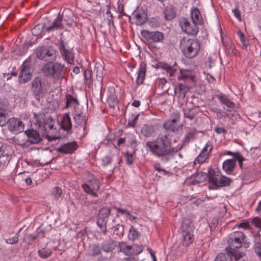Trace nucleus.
I'll return each instance as SVG.
<instances>
[{"mask_svg": "<svg viewBox=\"0 0 261 261\" xmlns=\"http://www.w3.org/2000/svg\"><path fill=\"white\" fill-rule=\"evenodd\" d=\"M216 116L218 119H221L225 116L229 117V114L228 113H226L225 115H224L221 111H218L216 112Z\"/></svg>", "mask_w": 261, "mask_h": 261, "instance_id": "61", "label": "nucleus"}, {"mask_svg": "<svg viewBox=\"0 0 261 261\" xmlns=\"http://www.w3.org/2000/svg\"><path fill=\"white\" fill-rule=\"evenodd\" d=\"M164 68L167 70V72L170 74V76H173L176 71L175 69H173L171 66L168 64H165Z\"/></svg>", "mask_w": 261, "mask_h": 261, "instance_id": "50", "label": "nucleus"}, {"mask_svg": "<svg viewBox=\"0 0 261 261\" xmlns=\"http://www.w3.org/2000/svg\"><path fill=\"white\" fill-rule=\"evenodd\" d=\"M209 181L217 187L229 186L231 179L219 174V172L215 171L213 169L208 171Z\"/></svg>", "mask_w": 261, "mask_h": 261, "instance_id": "5", "label": "nucleus"}, {"mask_svg": "<svg viewBox=\"0 0 261 261\" xmlns=\"http://www.w3.org/2000/svg\"><path fill=\"white\" fill-rule=\"evenodd\" d=\"M180 48H182V52L186 57L193 58L199 50L200 43L197 40L184 37L180 41Z\"/></svg>", "mask_w": 261, "mask_h": 261, "instance_id": "2", "label": "nucleus"}, {"mask_svg": "<svg viewBox=\"0 0 261 261\" xmlns=\"http://www.w3.org/2000/svg\"><path fill=\"white\" fill-rule=\"evenodd\" d=\"M89 185L94 191H97L99 189L100 183L98 179H93L90 180Z\"/></svg>", "mask_w": 261, "mask_h": 261, "instance_id": "43", "label": "nucleus"}, {"mask_svg": "<svg viewBox=\"0 0 261 261\" xmlns=\"http://www.w3.org/2000/svg\"><path fill=\"white\" fill-rule=\"evenodd\" d=\"M43 231L39 230L37 232V234H29L24 237V240L27 243L33 244L36 243L35 240L39 237L43 238Z\"/></svg>", "mask_w": 261, "mask_h": 261, "instance_id": "29", "label": "nucleus"}, {"mask_svg": "<svg viewBox=\"0 0 261 261\" xmlns=\"http://www.w3.org/2000/svg\"><path fill=\"white\" fill-rule=\"evenodd\" d=\"M232 12L235 16V17L238 19V20L240 21L242 20L241 13L238 7H236L232 10Z\"/></svg>", "mask_w": 261, "mask_h": 261, "instance_id": "54", "label": "nucleus"}, {"mask_svg": "<svg viewBox=\"0 0 261 261\" xmlns=\"http://www.w3.org/2000/svg\"><path fill=\"white\" fill-rule=\"evenodd\" d=\"M39 255L41 257L47 258L51 254V251L50 249L45 247L38 250Z\"/></svg>", "mask_w": 261, "mask_h": 261, "instance_id": "38", "label": "nucleus"}, {"mask_svg": "<svg viewBox=\"0 0 261 261\" xmlns=\"http://www.w3.org/2000/svg\"><path fill=\"white\" fill-rule=\"evenodd\" d=\"M191 166H185L182 168V174H186L185 177L187 178L186 180L189 181V178L190 177V174H193L191 169Z\"/></svg>", "mask_w": 261, "mask_h": 261, "instance_id": "41", "label": "nucleus"}, {"mask_svg": "<svg viewBox=\"0 0 261 261\" xmlns=\"http://www.w3.org/2000/svg\"><path fill=\"white\" fill-rule=\"evenodd\" d=\"M77 147V144L75 142H69L64 144L58 149L61 152L65 153H71L73 152Z\"/></svg>", "mask_w": 261, "mask_h": 261, "instance_id": "22", "label": "nucleus"}, {"mask_svg": "<svg viewBox=\"0 0 261 261\" xmlns=\"http://www.w3.org/2000/svg\"><path fill=\"white\" fill-rule=\"evenodd\" d=\"M146 73V64L142 62L139 67V71L138 72V76L136 82L138 85L142 84L145 79Z\"/></svg>", "mask_w": 261, "mask_h": 261, "instance_id": "26", "label": "nucleus"}, {"mask_svg": "<svg viewBox=\"0 0 261 261\" xmlns=\"http://www.w3.org/2000/svg\"><path fill=\"white\" fill-rule=\"evenodd\" d=\"M13 150L10 145L6 144L0 145V170L8 165Z\"/></svg>", "mask_w": 261, "mask_h": 261, "instance_id": "8", "label": "nucleus"}, {"mask_svg": "<svg viewBox=\"0 0 261 261\" xmlns=\"http://www.w3.org/2000/svg\"><path fill=\"white\" fill-rule=\"evenodd\" d=\"M255 251L257 255L261 258V246H256L255 248Z\"/></svg>", "mask_w": 261, "mask_h": 261, "instance_id": "64", "label": "nucleus"}, {"mask_svg": "<svg viewBox=\"0 0 261 261\" xmlns=\"http://www.w3.org/2000/svg\"><path fill=\"white\" fill-rule=\"evenodd\" d=\"M163 127L166 130L177 133L179 128V114H175L172 115L170 119L164 122Z\"/></svg>", "mask_w": 261, "mask_h": 261, "instance_id": "10", "label": "nucleus"}, {"mask_svg": "<svg viewBox=\"0 0 261 261\" xmlns=\"http://www.w3.org/2000/svg\"><path fill=\"white\" fill-rule=\"evenodd\" d=\"M31 90L36 98L43 93L41 79L40 77H36L33 80Z\"/></svg>", "mask_w": 261, "mask_h": 261, "instance_id": "14", "label": "nucleus"}, {"mask_svg": "<svg viewBox=\"0 0 261 261\" xmlns=\"http://www.w3.org/2000/svg\"><path fill=\"white\" fill-rule=\"evenodd\" d=\"M194 134L192 132L188 133L186 135V136L185 138V140L184 141V142H183L184 145H186V144L188 143L189 142V141H190V140L194 138Z\"/></svg>", "mask_w": 261, "mask_h": 261, "instance_id": "52", "label": "nucleus"}, {"mask_svg": "<svg viewBox=\"0 0 261 261\" xmlns=\"http://www.w3.org/2000/svg\"><path fill=\"white\" fill-rule=\"evenodd\" d=\"M25 134L28 136L27 142L30 144H37L42 140L39 134L35 130H27Z\"/></svg>", "mask_w": 261, "mask_h": 261, "instance_id": "17", "label": "nucleus"}, {"mask_svg": "<svg viewBox=\"0 0 261 261\" xmlns=\"http://www.w3.org/2000/svg\"><path fill=\"white\" fill-rule=\"evenodd\" d=\"M53 61L47 62L42 69L44 75L59 81L64 78L63 70L64 66L58 63H53Z\"/></svg>", "mask_w": 261, "mask_h": 261, "instance_id": "3", "label": "nucleus"}, {"mask_svg": "<svg viewBox=\"0 0 261 261\" xmlns=\"http://www.w3.org/2000/svg\"><path fill=\"white\" fill-rule=\"evenodd\" d=\"M207 176V174L204 173H198L196 174H190V178L192 180L191 181L186 180L185 182L187 184H196L197 183L202 182L205 180Z\"/></svg>", "mask_w": 261, "mask_h": 261, "instance_id": "21", "label": "nucleus"}, {"mask_svg": "<svg viewBox=\"0 0 261 261\" xmlns=\"http://www.w3.org/2000/svg\"><path fill=\"white\" fill-rule=\"evenodd\" d=\"M141 35L149 43L161 42L164 38V34L159 31L142 30Z\"/></svg>", "mask_w": 261, "mask_h": 261, "instance_id": "9", "label": "nucleus"}, {"mask_svg": "<svg viewBox=\"0 0 261 261\" xmlns=\"http://www.w3.org/2000/svg\"><path fill=\"white\" fill-rule=\"evenodd\" d=\"M213 149V146L211 144L207 143L205 145L199 155L195 159L194 164H201L204 163L208 158L210 154Z\"/></svg>", "mask_w": 261, "mask_h": 261, "instance_id": "13", "label": "nucleus"}, {"mask_svg": "<svg viewBox=\"0 0 261 261\" xmlns=\"http://www.w3.org/2000/svg\"><path fill=\"white\" fill-rule=\"evenodd\" d=\"M175 11L172 6H167L164 11V16L166 20H171L175 17Z\"/></svg>", "mask_w": 261, "mask_h": 261, "instance_id": "32", "label": "nucleus"}, {"mask_svg": "<svg viewBox=\"0 0 261 261\" xmlns=\"http://www.w3.org/2000/svg\"><path fill=\"white\" fill-rule=\"evenodd\" d=\"M62 19L59 14L58 17L55 20L52 25L50 26H45L43 27V30L48 32L53 31L56 29H62L63 24L62 23Z\"/></svg>", "mask_w": 261, "mask_h": 261, "instance_id": "23", "label": "nucleus"}, {"mask_svg": "<svg viewBox=\"0 0 261 261\" xmlns=\"http://www.w3.org/2000/svg\"><path fill=\"white\" fill-rule=\"evenodd\" d=\"M40 129H44L45 131L48 129L51 130L54 128V121L50 118H48L44 120L43 123L41 121H38Z\"/></svg>", "mask_w": 261, "mask_h": 261, "instance_id": "27", "label": "nucleus"}, {"mask_svg": "<svg viewBox=\"0 0 261 261\" xmlns=\"http://www.w3.org/2000/svg\"><path fill=\"white\" fill-rule=\"evenodd\" d=\"M62 127L66 130H69L71 128L72 123L69 113L65 114L63 117Z\"/></svg>", "mask_w": 261, "mask_h": 261, "instance_id": "33", "label": "nucleus"}, {"mask_svg": "<svg viewBox=\"0 0 261 261\" xmlns=\"http://www.w3.org/2000/svg\"><path fill=\"white\" fill-rule=\"evenodd\" d=\"M236 165V160H226L223 163V169L227 173L231 174L233 172Z\"/></svg>", "mask_w": 261, "mask_h": 261, "instance_id": "25", "label": "nucleus"}, {"mask_svg": "<svg viewBox=\"0 0 261 261\" xmlns=\"http://www.w3.org/2000/svg\"><path fill=\"white\" fill-rule=\"evenodd\" d=\"M102 162L105 165H108L112 162V159L109 156H105L102 159Z\"/></svg>", "mask_w": 261, "mask_h": 261, "instance_id": "60", "label": "nucleus"}, {"mask_svg": "<svg viewBox=\"0 0 261 261\" xmlns=\"http://www.w3.org/2000/svg\"><path fill=\"white\" fill-rule=\"evenodd\" d=\"M44 27V26H41L40 24L35 26L32 30L33 35L34 36H38L40 35L42 32V29H43Z\"/></svg>", "mask_w": 261, "mask_h": 261, "instance_id": "44", "label": "nucleus"}, {"mask_svg": "<svg viewBox=\"0 0 261 261\" xmlns=\"http://www.w3.org/2000/svg\"><path fill=\"white\" fill-rule=\"evenodd\" d=\"M73 119L75 123L78 125H81L83 124V123H85V119L83 115L77 114L76 116H73Z\"/></svg>", "mask_w": 261, "mask_h": 261, "instance_id": "46", "label": "nucleus"}, {"mask_svg": "<svg viewBox=\"0 0 261 261\" xmlns=\"http://www.w3.org/2000/svg\"><path fill=\"white\" fill-rule=\"evenodd\" d=\"M191 18L194 23L202 24L203 20L199 10L197 8H194L191 10Z\"/></svg>", "mask_w": 261, "mask_h": 261, "instance_id": "24", "label": "nucleus"}, {"mask_svg": "<svg viewBox=\"0 0 261 261\" xmlns=\"http://www.w3.org/2000/svg\"><path fill=\"white\" fill-rule=\"evenodd\" d=\"M236 226H237L238 228H241L244 229H250L251 228L250 224L248 221H244L239 224H237Z\"/></svg>", "mask_w": 261, "mask_h": 261, "instance_id": "47", "label": "nucleus"}, {"mask_svg": "<svg viewBox=\"0 0 261 261\" xmlns=\"http://www.w3.org/2000/svg\"><path fill=\"white\" fill-rule=\"evenodd\" d=\"M77 114L83 115V111L80 109V106H78V108H74V111L73 112V116H76Z\"/></svg>", "mask_w": 261, "mask_h": 261, "instance_id": "59", "label": "nucleus"}, {"mask_svg": "<svg viewBox=\"0 0 261 261\" xmlns=\"http://www.w3.org/2000/svg\"><path fill=\"white\" fill-rule=\"evenodd\" d=\"M18 241V236L16 234L14 237L7 239L6 243L9 244H14L17 243Z\"/></svg>", "mask_w": 261, "mask_h": 261, "instance_id": "53", "label": "nucleus"}, {"mask_svg": "<svg viewBox=\"0 0 261 261\" xmlns=\"http://www.w3.org/2000/svg\"><path fill=\"white\" fill-rule=\"evenodd\" d=\"M252 223L258 227L261 228V219L258 218H255L252 219Z\"/></svg>", "mask_w": 261, "mask_h": 261, "instance_id": "56", "label": "nucleus"}, {"mask_svg": "<svg viewBox=\"0 0 261 261\" xmlns=\"http://www.w3.org/2000/svg\"><path fill=\"white\" fill-rule=\"evenodd\" d=\"M125 158L126 159L127 164L132 165L134 161L133 154L127 152L125 154Z\"/></svg>", "mask_w": 261, "mask_h": 261, "instance_id": "51", "label": "nucleus"}, {"mask_svg": "<svg viewBox=\"0 0 261 261\" xmlns=\"http://www.w3.org/2000/svg\"><path fill=\"white\" fill-rule=\"evenodd\" d=\"M194 228L189 220H184L182 225V236L184 245H189L194 239L193 234Z\"/></svg>", "mask_w": 261, "mask_h": 261, "instance_id": "7", "label": "nucleus"}, {"mask_svg": "<svg viewBox=\"0 0 261 261\" xmlns=\"http://www.w3.org/2000/svg\"><path fill=\"white\" fill-rule=\"evenodd\" d=\"M154 132L155 129L154 127L152 125L147 124L144 125L141 129L142 134L146 137L152 136Z\"/></svg>", "mask_w": 261, "mask_h": 261, "instance_id": "34", "label": "nucleus"}, {"mask_svg": "<svg viewBox=\"0 0 261 261\" xmlns=\"http://www.w3.org/2000/svg\"><path fill=\"white\" fill-rule=\"evenodd\" d=\"M140 233L137 231L133 226H132L129 229V233L128 237L129 239L135 240L138 238L140 236Z\"/></svg>", "mask_w": 261, "mask_h": 261, "instance_id": "39", "label": "nucleus"}, {"mask_svg": "<svg viewBox=\"0 0 261 261\" xmlns=\"http://www.w3.org/2000/svg\"><path fill=\"white\" fill-rule=\"evenodd\" d=\"M215 131L218 134H220L221 133L225 134L227 133L226 129L223 127H217L215 128Z\"/></svg>", "mask_w": 261, "mask_h": 261, "instance_id": "58", "label": "nucleus"}, {"mask_svg": "<svg viewBox=\"0 0 261 261\" xmlns=\"http://www.w3.org/2000/svg\"><path fill=\"white\" fill-rule=\"evenodd\" d=\"M65 24L68 26L72 25L74 21V15L72 11L69 9H64L62 14L60 15Z\"/></svg>", "mask_w": 261, "mask_h": 261, "instance_id": "19", "label": "nucleus"}, {"mask_svg": "<svg viewBox=\"0 0 261 261\" xmlns=\"http://www.w3.org/2000/svg\"><path fill=\"white\" fill-rule=\"evenodd\" d=\"M192 69H180V80H187L188 82L192 83L194 81V76L192 75Z\"/></svg>", "mask_w": 261, "mask_h": 261, "instance_id": "28", "label": "nucleus"}, {"mask_svg": "<svg viewBox=\"0 0 261 261\" xmlns=\"http://www.w3.org/2000/svg\"><path fill=\"white\" fill-rule=\"evenodd\" d=\"M147 149L158 156L166 155L170 152L171 148L168 137L162 135L154 141H148L146 143Z\"/></svg>", "mask_w": 261, "mask_h": 261, "instance_id": "1", "label": "nucleus"}, {"mask_svg": "<svg viewBox=\"0 0 261 261\" xmlns=\"http://www.w3.org/2000/svg\"><path fill=\"white\" fill-rule=\"evenodd\" d=\"M124 231V227L122 225H117L115 228V232L117 235H123Z\"/></svg>", "mask_w": 261, "mask_h": 261, "instance_id": "48", "label": "nucleus"}, {"mask_svg": "<svg viewBox=\"0 0 261 261\" xmlns=\"http://www.w3.org/2000/svg\"><path fill=\"white\" fill-rule=\"evenodd\" d=\"M227 241L229 245L232 244L242 245L247 243L245 235L240 231H234L229 234L227 237Z\"/></svg>", "mask_w": 261, "mask_h": 261, "instance_id": "11", "label": "nucleus"}, {"mask_svg": "<svg viewBox=\"0 0 261 261\" xmlns=\"http://www.w3.org/2000/svg\"><path fill=\"white\" fill-rule=\"evenodd\" d=\"M242 246H228L226 248L227 253H220L215 258V261H232L233 257L236 261L240 259L244 255V252L240 251Z\"/></svg>", "mask_w": 261, "mask_h": 261, "instance_id": "4", "label": "nucleus"}, {"mask_svg": "<svg viewBox=\"0 0 261 261\" xmlns=\"http://www.w3.org/2000/svg\"><path fill=\"white\" fill-rule=\"evenodd\" d=\"M5 109L6 107L5 105L2 102H0V126L5 125L6 122Z\"/></svg>", "mask_w": 261, "mask_h": 261, "instance_id": "35", "label": "nucleus"}, {"mask_svg": "<svg viewBox=\"0 0 261 261\" xmlns=\"http://www.w3.org/2000/svg\"><path fill=\"white\" fill-rule=\"evenodd\" d=\"M188 34L190 35H196L198 32V28L196 26V24L193 23L192 26L189 25L188 28L184 31Z\"/></svg>", "mask_w": 261, "mask_h": 261, "instance_id": "37", "label": "nucleus"}, {"mask_svg": "<svg viewBox=\"0 0 261 261\" xmlns=\"http://www.w3.org/2000/svg\"><path fill=\"white\" fill-rule=\"evenodd\" d=\"M133 15L135 16L136 19V24L138 25L143 24L146 20V14L143 12L139 11H135L133 13Z\"/></svg>", "mask_w": 261, "mask_h": 261, "instance_id": "31", "label": "nucleus"}, {"mask_svg": "<svg viewBox=\"0 0 261 261\" xmlns=\"http://www.w3.org/2000/svg\"><path fill=\"white\" fill-rule=\"evenodd\" d=\"M52 195L56 200L58 199L62 195V190L59 187H55L53 189Z\"/></svg>", "mask_w": 261, "mask_h": 261, "instance_id": "42", "label": "nucleus"}, {"mask_svg": "<svg viewBox=\"0 0 261 261\" xmlns=\"http://www.w3.org/2000/svg\"><path fill=\"white\" fill-rule=\"evenodd\" d=\"M82 187L86 193L89 194L94 197L97 196L96 193L94 191L90 185L85 184L82 185Z\"/></svg>", "mask_w": 261, "mask_h": 261, "instance_id": "40", "label": "nucleus"}, {"mask_svg": "<svg viewBox=\"0 0 261 261\" xmlns=\"http://www.w3.org/2000/svg\"><path fill=\"white\" fill-rule=\"evenodd\" d=\"M31 79V74H30V69L23 63L21 67V69L19 76V81L21 83H25L30 81Z\"/></svg>", "mask_w": 261, "mask_h": 261, "instance_id": "18", "label": "nucleus"}, {"mask_svg": "<svg viewBox=\"0 0 261 261\" xmlns=\"http://www.w3.org/2000/svg\"><path fill=\"white\" fill-rule=\"evenodd\" d=\"M238 34L240 38L242 44H243V45L246 46L247 45V41L246 40V38H245V36L244 35V34L241 31H239Z\"/></svg>", "mask_w": 261, "mask_h": 261, "instance_id": "55", "label": "nucleus"}, {"mask_svg": "<svg viewBox=\"0 0 261 261\" xmlns=\"http://www.w3.org/2000/svg\"><path fill=\"white\" fill-rule=\"evenodd\" d=\"M59 47L62 56L64 57L69 64H71L73 61L74 55L71 52L65 48L63 41L61 40L60 41Z\"/></svg>", "mask_w": 261, "mask_h": 261, "instance_id": "16", "label": "nucleus"}, {"mask_svg": "<svg viewBox=\"0 0 261 261\" xmlns=\"http://www.w3.org/2000/svg\"><path fill=\"white\" fill-rule=\"evenodd\" d=\"M100 252L99 246H92V248L90 247L89 254L91 255L95 256L98 255Z\"/></svg>", "mask_w": 261, "mask_h": 261, "instance_id": "45", "label": "nucleus"}, {"mask_svg": "<svg viewBox=\"0 0 261 261\" xmlns=\"http://www.w3.org/2000/svg\"><path fill=\"white\" fill-rule=\"evenodd\" d=\"M110 214V210L108 208H102L99 211L97 224L100 228L105 226Z\"/></svg>", "mask_w": 261, "mask_h": 261, "instance_id": "15", "label": "nucleus"}, {"mask_svg": "<svg viewBox=\"0 0 261 261\" xmlns=\"http://www.w3.org/2000/svg\"><path fill=\"white\" fill-rule=\"evenodd\" d=\"M7 125L9 130L14 133L21 132L24 129V124L22 122L17 118H10L8 121Z\"/></svg>", "mask_w": 261, "mask_h": 261, "instance_id": "12", "label": "nucleus"}, {"mask_svg": "<svg viewBox=\"0 0 261 261\" xmlns=\"http://www.w3.org/2000/svg\"><path fill=\"white\" fill-rule=\"evenodd\" d=\"M218 97L221 102L226 106L228 108H233L234 106V103L231 102L226 96L223 95L218 96Z\"/></svg>", "mask_w": 261, "mask_h": 261, "instance_id": "36", "label": "nucleus"}, {"mask_svg": "<svg viewBox=\"0 0 261 261\" xmlns=\"http://www.w3.org/2000/svg\"><path fill=\"white\" fill-rule=\"evenodd\" d=\"M225 154H227L228 155H231L233 156L234 158L236 159L237 157L239 156V155L240 154L239 152H232L230 151H227Z\"/></svg>", "mask_w": 261, "mask_h": 261, "instance_id": "62", "label": "nucleus"}, {"mask_svg": "<svg viewBox=\"0 0 261 261\" xmlns=\"http://www.w3.org/2000/svg\"><path fill=\"white\" fill-rule=\"evenodd\" d=\"M139 114L132 116V119L128 120V125L134 127L136 125V122L138 119Z\"/></svg>", "mask_w": 261, "mask_h": 261, "instance_id": "49", "label": "nucleus"}, {"mask_svg": "<svg viewBox=\"0 0 261 261\" xmlns=\"http://www.w3.org/2000/svg\"><path fill=\"white\" fill-rule=\"evenodd\" d=\"M36 57L47 62L54 61L56 60L55 50L48 46L38 47L35 51Z\"/></svg>", "mask_w": 261, "mask_h": 261, "instance_id": "6", "label": "nucleus"}, {"mask_svg": "<svg viewBox=\"0 0 261 261\" xmlns=\"http://www.w3.org/2000/svg\"><path fill=\"white\" fill-rule=\"evenodd\" d=\"M84 76L86 80H88L91 77V71L89 70L86 69L84 72Z\"/></svg>", "mask_w": 261, "mask_h": 261, "instance_id": "63", "label": "nucleus"}, {"mask_svg": "<svg viewBox=\"0 0 261 261\" xmlns=\"http://www.w3.org/2000/svg\"><path fill=\"white\" fill-rule=\"evenodd\" d=\"M117 212L121 213V214L125 215L126 217L129 215V212L126 209H123L121 208H117Z\"/></svg>", "mask_w": 261, "mask_h": 261, "instance_id": "57", "label": "nucleus"}, {"mask_svg": "<svg viewBox=\"0 0 261 261\" xmlns=\"http://www.w3.org/2000/svg\"><path fill=\"white\" fill-rule=\"evenodd\" d=\"M121 251L126 255H135L140 253L142 249L140 248L135 249L138 246H118Z\"/></svg>", "mask_w": 261, "mask_h": 261, "instance_id": "20", "label": "nucleus"}, {"mask_svg": "<svg viewBox=\"0 0 261 261\" xmlns=\"http://www.w3.org/2000/svg\"><path fill=\"white\" fill-rule=\"evenodd\" d=\"M66 108L67 109L70 107L78 108L80 105L78 100L71 95L68 94L66 96Z\"/></svg>", "mask_w": 261, "mask_h": 261, "instance_id": "30", "label": "nucleus"}]
</instances>
